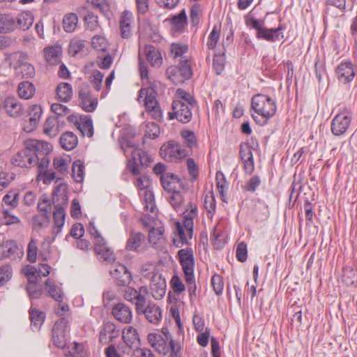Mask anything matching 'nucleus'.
Instances as JSON below:
<instances>
[{
  "label": "nucleus",
  "instance_id": "obj_18",
  "mask_svg": "<svg viewBox=\"0 0 357 357\" xmlns=\"http://www.w3.org/2000/svg\"><path fill=\"white\" fill-rule=\"evenodd\" d=\"M335 73L338 80L344 84L351 82L356 75L354 65L351 61L341 62L336 68Z\"/></svg>",
  "mask_w": 357,
  "mask_h": 357
},
{
  "label": "nucleus",
  "instance_id": "obj_44",
  "mask_svg": "<svg viewBox=\"0 0 357 357\" xmlns=\"http://www.w3.org/2000/svg\"><path fill=\"white\" fill-rule=\"evenodd\" d=\"M91 46L96 51L106 52L109 47V43L105 37L96 35L91 39Z\"/></svg>",
  "mask_w": 357,
  "mask_h": 357
},
{
  "label": "nucleus",
  "instance_id": "obj_51",
  "mask_svg": "<svg viewBox=\"0 0 357 357\" xmlns=\"http://www.w3.org/2000/svg\"><path fill=\"white\" fill-rule=\"evenodd\" d=\"M342 281L347 285H353L357 283V271L351 268L343 269Z\"/></svg>",
  "mask_w": 357,
  "mask_h": 357
},
{
  "label": "nucleus",
  "instance_id": "obj_9",
  "mask_svg": "<svg viewBox=\"0 0 357 357\" xmlns=\"http://www.w3.org/2000/svg\"><path fill=\"white\" fill-rule=\"evenodd\" d=\"M149 294V289L146 286H142L138 290L131 287H127L124 289L123 296L126 301L135 304L136 310L146 301Z\"/></svg>",
  "mask_w": 357,
  "mask_h": 357
},
{
  "label": "nucleus",
  "instance_id": "obj_62",
  "mask_svg": "<svg viewBox=\"0 0 357 357\" xmlns=\"http://www.w3.org/2000/svg\"><path fill=\"white\" fill-rule=\"evenodd\" d=\"M19 193L10 191L3 197V202L11 208H15L18 204Z\"/></svg>",
  "mask_w": 357,
  "mask_h": 357
},
{
  "label": "nucleus",
  "instance_id": "obj_50",
  "mask_svg": "<svg viewBox=\"0 0 357 357\" xmlns=\"http://www.w3.org/2000/svg\"><path fill=\"white\" fill-rule=\"evenodd\" d=\"M84 21L86 29L90 31H95L100 26L98 16L93 12L88 11L84 17Z\"/></svg>",
  "mask_w": 357,
  "mask_h": 357
},
{
  "label": "nucleus",
  "instance_id": "obj_2",
  "mask_svg": "<svg viewBox=\"0 0 357 357\" xmlns=\"http://www.w3.org/2000/svg\"><path fill=\"white\" fill-rule=\"evenodd\" d=\"M176 99L172 103V112L168 113L169 119H176L182 123H188L192 120V109L197 106V102L190 93L182 89L176 90Z\"/></svg>",
  "mask_w": 357,
  "mask_h": 357
},
{
  "label": "nucleus",
  "instance_id": "obj_54",
  "mask_svg": "<svg viewBox=\"0 0 357 357\" xmlns=\"http://www.w3.org/2000/svg\"><path fill=\"white\" fill-rule=\"evenodd\" d=\"M225 52H222V54H215L213 61V67L217 75H220L222 73V72L225 69Z\"/></svg>",
  "mask_w": 357,
  "mask_h": 357
},
{
  "label": "nucleus",
  "instance_id": "obj_43",
  "mask_svg": "<svg viewBox=\"0 0 357 357\" xmlns=\"http://www.w3.org/2000/svg\"><path fill=\"white\" fill-rule=\"evenodd\" d=\"M84 165L80 160H75L72 165V176L77 183H82L84 180Z\"/></svg>",
  "mask_w": 357,
  "mask_h": 357
},
{
  "label": "nucleus",
  "instance_id": "obj_14",
  "mask_svg": "<svg viewBox=\"0 0 357 357\" xmlns=\"http://www.w3.org/2000/svg\"><path fill=\"white\" fill-rule=\"evenodd\" d=\"M177 256L184 275L190 276V273H194L195 266V258L192 249H181L178 252Z\"/></svg>",
  "mask_w": 357,
  "mask_h": 357
},
{
  "label": "nucleus",
  "instance_id": "obj_60",
  "mask_svg": "<svg viewBox=\"0 0 357 357\" xmlns=\"http://www.w3.org/2000/svg\"><path fill=\"white\" fill-rule=\"evenodd\" d=\"M113 63V58L109 53H107L103 56H98L97 57L98 66L103 70H107L110 68Z\"/></svg>",
  "mask_w": 357,
  "mask_h": 357
},
{
  "label": "nucleus",
  "instance_id": "obj_57",
  "mask_svg": "<svg viewBox=\"0 0 357 357\" xmlns=\"http://www.w3.org/2000/svg\"><path fill=\"white\" fill-rule=\"evenodd\" d=\"M220 29H218L217 26H214L208 37L206 43L207 47L209 50H214L215 48L218 41L220 38Z\"/></svg>",
  "mask_w": 357,
  "mask_h": 357
},
{
  "label": "nucleus",
  "instance_id": "obj_42",
  "mask_svg": "<svg viewBox=\"0 0 357 357\" xmlns=\"http://www.w3.org/2000/svg\"><path fill=\"white\" fill-rule=\"evenodd\" d=\"M33 22V17L29 12L18 14L17 24L20 29L25 31L29 29Z\"/></svg>",
  "mask_w": 357,
  "mask_h": 357
},
{
  "label": "nucleus",
  "instance_id": "obj_37",
  "mask_svg": "<svg viewBox=\"0 0 357 357\" xmlns=\"http://www.w3.org/2000/svg\"><path fill=\"white\" fill-rule=\"evenodd\" d=\"M14 17L10 15L0 14V33L11 32L16 28Z\"/></svg>",
  "mask_w": 357,
  "mask_h": 357
},
{
  "label": "nucleus",
  "instance_id": "obj_63",
  "mask_svg": "<svg viewBox=\"0 0 357 357\" xmlns=\"http://www.w3.org/2000/svg\"><path fill=\"white\" fill-rule=\"evenodd\" d=\"M239 157L241 160L253 158L251 146L248 143H241L239 146Z\"/></svg>",
  "mask_w": 357,
  "mask_h": 357
},
{
  "label": "nucleus",
  "instance_id": "obj_56",
  "mask_svg": "<svg viewBox=\"0 0 357 357\" xmlns=\"http://www.w3.org/2000/svg\"><path fill=\"white\" fill-rule=\"evenodd\" d=\"M69 161L61 157L55 158L53 160L54 169L60 174L65 175L68 172Z\"/></svg>",
  "mask_w": 357,
  "mask_h": 357
},
{
  "label": "nucleus",
  "instance_id": "obj_45",
  "mask_svg": "<svg viewBox=\"0 0 357 357\" xmlns=\"http://www.w3.org/2000/svg\"><path fill=\"white\" fill-rule=\"evenodd\" d=\"M132 158L137 160L138 162L143 166H149L152 162V159L149 155L139 149H135L131 153Z\"/></svg>",
  "mask_w": 357,
  "mask_h": 357
},
{
  "label": "nucleus",
  "instance_id": "obj_30",
  "mask_svg": "<svg viewBox=\"0 0 357 357\" xmlns=\"http://www.w3.org/2000/svg\"><path fill=\"white\" fill-rule=\"evenodd\" d=\"M146 59L151 66H160L162 63V57L156 48L151 45L144 47Z\"/></svg>",
  "mask_w": 357,
  "mask_h": 357
},
{
  "label": "nucleus",
  "instance_id": "obj_4",
  "mask_svg": "<svg viewBox=\"0 0 357 357\" xmlns=\"http://www.w3.org/2000/svg\"><path fill=\"white\" fill-rule=\"evenodd\" d=\"M188 209L183 213V224L177 222L176 224V234L178 239H174V244L177 248H181L185 244H188V238L185 236L184 229H186L189 238H192L194 219L197 215V206L192 203H189Z\"/></svg>",
  "mask_w": 357,
  "mask_h": 357
},
{
  "label": "nucleus",
  "instance_id": "obj_22",
  "mask_svg": "<svg viewBox=\"0 0 357 357\" xmlns=\"http://www.w3.org/2000/svg\"><path fill=\"white\" fill-rule=\"evenodd\" d=\"M133 24L134 17L132 13L128 10H124L121 13L119 21L121 36L123 38L128 39L132 36Z\"/></svg>",
  "mask_w": 357,
  "mask_h": 357
},
{
  "label": "nucleus",
  "instance_id": "obj_15",
  "mask_svg": "<svg viewBox=\"0 0 357 357\" xmlns=\"http://www.w3.org/2000/svg\"><path fill=\"white\" fill-rule=\"evenodd\" d=\"M126 249L143 252L146 250V236L142 232L131 231L126 242Z\"/></svg>",
  "mask_w": 357,
  "mask_h": 357
},
{
  "label": "nucleus",
  "instance_id": "obj_39",
  "mask_svg": "<svg viewBox=\"0 0 357 357\" xmlns=\"http://www.w3.org/2000/svg\"><path fill=\"white\" fill-rule=\"evenodd\" d=\"M57 118L50 116L47 118L43 125V132L50 137H56L59 133V128L56 126Z\"/></svg>",
  "mask_w": 357,
  "mask_h": 357
},
{
  "label": "nucleus",
  "instance_id": "obj_38",
  "mask_svg": "<svg viewBox=\"0 0 357 357\" xmlns=\"http://www.w3.org/2000/svg\"><path fill=\"white\" fill-rule=\"evenodd\" d=\"M171 22L175 31L183 32L187 25V16L185 10H182L178 15H174Z\"/></svg>",
  "mask_w": 357,
  "mask_h": 357
},
{
  "label": "nucleus",
  "instance_id": "obj_6",
  "mask_svg": "<svg viewBox=\"0 0 357 357\" xmlns=\"http://www.w3.org/2000/svg\"><path fill=\"white\" fill-rule=\"evenodd\" d=\"M160 154L167 162H177L188 155L189 151L179 143L172 140L160 147Z\"/></svg>",
  "mask_w": 357,
  "mask_h": 357
},
{
  "label": "nucleus",
  "instance_id": "obj_35",
  "mask_svg": "<svg viewBox=\"0 0 357 357\" xmlns=\"http://www.w3.org/2000/svg\"><path fill=\"white\" fill-rule=\"evenodd\" d=\"M45 286L50 297L59 303L62 302L63 295L61 289L56 284L52 279L48 278L45 282Z\"/></svg>",
  "mask_w": 357,
  "mask_h": 357
},
{
  "label": "nucleus",
  "instance_id": "obj_5",
  "mask_svg": "<svg viewBox=\"0 0 357 357\" xmlns=\"http://www.w3.org/2000/svg\"><path fill=\"white\" fill-rule=\"evenodd\" d=\"M68 199L66 186L60 184L52 194V203L55 208V211L53 212V218L55 228L57 229L56 234L61 231L65 223V209L68 206Z\"/></svg>",
  "mask_w": 357,
  "mask_h": 357
},
{
  "label": "nucleus",
  "instance_id": "obj_8",
  "mask_svg": "<svg viewBox=\"0 0 357 357\" xmlns=\"http://www.w3.org/2000/svg\"><path fill=\"white\" fill-rule=\"evenodd\" d=\"M68 321L64 317H61L56 321L52 330V340L54 345L60 349H63L67 344L66 331Z\"/></svg>",
  "mask_w": 357,
  "mask_h": 357
},
{
  "label": "nucleus",
  "instance_id": "obj_13",
  "mask_svg": "<svg viewBox=\"0 0 357 357\" xmlns=\"http://www.w3.org/2000/svg\"><path fill=\"white\" fill-rule=\"evenodd\" d=\"M110 275L118 286H126L132 280V275L128 268L121 264H114L110 269Z\"/></svg>",
  "mask_w": 357,
  "mask_h": 357
},
{
  "label": "nucleus",
  "instance_id": "obj_7",
  "mask_svg": "<svg viewBox=\"0 0 357 357\" xmlns=\"http://www.w3.org/2000/svg\"><path fill=\"white\" fill-rule=\"evenodd\" d=\"M352 119L351 112L345 110L338 113L331 123V132L335 136L344 135L349 129Z\"/></svg>",
  "mask_w": 357,
  "mask_h": 357
},
{
  "label": "nucleus",
  "instance_id": "obj_41",
  "mask_svg": "<svg viewBox=\"0 0 357 357\" xmlns=\"http://www.w3.org/2000/svg\"><path fill=\"white\" fill-rule=\"evenodd\" d=\"M86 41L79 38H73L68 46V53L73 56L84 50L86 47Z\"/></svg>",
  "mask_w": 357,
  "mask_h": 357
},
{
  "label": "nucleus",
  "instance_id": "obj_53",
  "mask_svg": "<svg viewBox=\"0 0 357 357\" xmlns=\"http://www.w3.org/2000/svg\"><path fill=\"white\" fill-rule=\"evenodd\" d=\"M165 328H162V333L166 337V340L169 339V348H170V357H181L180 351L181 346L178 344H175L174 340L172 338L170 333L168 331H165Z\"/></svg>",
  "mask_w": 357,
  "mask_h": 357
},
{
  "label": "nucleus",
  "instance_id": "obj_3",
  "mask_svg": "<svg viewBox=\"0 0 357 357\" xmlns=\"http://www.w3.org/2000/svg\"><path fill=\"white\" fill-rule=\"evenodd\" d=\"M251 108L261 116V119H259L257 116L252 115L256 123L260 126L267 124L268 120L275 116L277 111L275 102L268 96L261 93H257L252 96Z\"/></svg>",
  "mask_w": 357,
  "mask_h": 357
},
{
  "label": "nucleus",
  "instance_id": "obj_34",
  "mask_svg": "<svg viewBox=\"0 0 357 357\" xmlns=\"http://www.w3.org/2000/svg\"><path fill=\"white\" fill-rule=\"evenodd\" d=\"M150 287L153 296L155 299H160L165 296L166 291V282L164 279L159 277L158 280L156 281L155 278H153Z\"/></svg>",
  "mask_w": 357,
  "mask_h": 357
},
{
  "label": "nucleus",
  "instance_id": "obj_28",
  "mask_svg": "<svg viewBox=\"0 0 357 357\" xmlns=\"http://www.w3.org/2000/svg\"><path fill=\"white\" fill-rule=\"evenodd\" d=\"M44 52L45 60L50 65L54 66L60 63L62 50L59 45L46 47Z\"/></svg>",
  "mask_w": 357,
  "mask_h": 357
},
{
  "label": "nucleus",
  "instance_id": "obj_20",
  "mask_svg": "<svg viewBox=\"0 0 357 357\" xmlns=\"http://www.w3.org/2000/svg\"><path fill=\"white\" fill-rule=\"evenodd\" d=\"M119 335V331L116 330V326L111 321H105L100 328L99 333V342L101 344H107Z\"/></svg>",
  "mask_w": 357,
  "mask_h": 357
},
{
  "label": "nucleus",
  "instance_id": "obj_59",
  "mask_svg": "<svg viewBox=\"0 0 357 357\" xmlns=\"http://www.w3.org/2000/svg\"><path fill=\"white\" fill-rule=\"evenodd\" d=\"M38 209L40 213L51 215L52 206L50 200L45 195L41 196L38 204Z\"/></svg>",
  "mask_w": 357,
  "mask_h": 357
},
{
  "label": "nucleus",
  "instance_id": "obj_31",
  "mask_svg": "<svg viewBox=\"0 0 357 357\" xmlns=\"http://www.w3.org/2000/svg\"><path fill=\"white\" fill-rule=\"evenodd\" d=\"M35 92V86L29 81L21 82L17 86V94L20 98L29 100L33 97Z\"/></svg>",
  "mask_w": 357,
  "mask_h": 357
},
{
  "label": "nucleus",
  "instance_id": "obj_58",
  "mask_svg": "<svg viewBox=\"0 0 357 357\" xmlns=\"http://www.w3.org/2000/svg\"><path fill=\"white\" fill-rule=\"evenodd\" d=\"M211 285L216 295L222 294L224 288L223 278L218 274H215L211 278Z\"/></svg>",
  "mask_w": 357,
  "mask_h": 357
},
{
  "label": "nucleus",
  "instance_id": "obj_55",
  "mask_svg": "<svg viewBox=\"0 0 357 357\" xmlns=\"http://www.w3.org/2000/svg\"><path fill=\"white\" fill-rule=\"evenodd\" d=\"M160 127L154 122H149L146 125L144 136L150 139H155L160 135Z\"/></svg>",
  "mask_w": 357,
  "mask_h": 357
},
{
  "label": "nucleus",
  "instance_id": "obj_11",
  "mask_svg": "<svg viewBox=\"0 0 357 357\" xmlns=\"http://www.w3.org/2000/svg\"><path fill=\"white\" fill-rule=\"evenodd\" d=\"M0 107L8 116L13 118L20 117L24 113L22 104L14 96L6 98L1 103Z\"/></svg>",
  "mask_w": 357,
  "mask_h": 357
},
{
  "label": "nucleus",
  "instance_id": "obj_27",
  "mask_svg": "<svg viewBox=\"0 0 357 357\" xmlns=\"http://www.w3.org/2000/svg\"><path fill=\"white\" fill-rule=\"evenodd\" d=\"M282 30V26H278L276 29H268L265 27L259 33H257V37L269 42H275L280 38H283L284 36L281 32Z\"/></svg>",
  "mask_w": 357,
  "mask_h": 357
},
{
  "label": "nucleus",
  "instance_id": "obj_36",
  "mask_svg": "<svg viewBox=\"0 0 357 357\" xmlns=\"http://www.w3.org/2000/svg\"><path fill=\"white\" fill-rule=\"evenodd\" d=\"M95 252L98 257L103 259L105 261L109 263L114 260V255L112 250L105 246L103 242L96 243L94 248Z\"/></svg>",
  "mask_w": 357,
  "mask_h": 357
},
{
  "label": "nucleus",
  "instance_id": "obj_21",
  "mask_svg": "<svg viewBox=\"0 0 357 357\" xmlns=\"http://www.w3.org/2000/svg\"><path fill=\"white\" fill-rule=\"evenodd\" d=\"M19 59L17 61V66L15 69L17 70V73L20 74L22 78H32L35 76V68L31 63L25 61L27 59L28 55L26 53L20 52Z\"/></svg>",
  "mask_w": 357,
  "mask_h": 357
},
{
  "label": "nucleus",
  "instance_id": "obj_23",
  "mask_svg": "<svg viewBox=\"0 0 357 357\" xmlns=\"http://www.w3.org/2000/svg\"><path fill=\"white\" fill-rule=\"evenodd\" d=\"M160 183L164 190L168 192L178 190L182 184L177 175L169 172L160 176Z\"/></svg>",
  "mask_w": 357,
  "mask_h": 357
},
{
  "label": "nucleus",
  "instance_id": "obj_12",
  "mask_svg": "<svg viewBox=\"0 0 357 357\" xmlns=\"http://www.w3.org/2000/svg\"><path fill=\"white\" fill-rule=\"evenodd\" d=\"M146 92L144 105L146 110L149 112L155 119L161 118L162 114L159 104L156 99V92L153 89H141L140 93Z\"/></svg>",
  "mask_w": 357,
  "mask_h": 357
},
{
  "label": "nucleus",
  "instance_id": "obj_1",
  "mask_svg": "<svg viewBox=\"0 0 357 357\" xmlns=\"http://www.w3.org/2000/svg\"><path fill=\"white\" fill-rule=\"evenodd\" d=\"M52 150L50 144L29 139L24 142V148L12 158V163L22 168H31L38 166L41 170L48 167L50 158L49 154Z\"/></svg>",
  "mask_w": 357,
  "mask_h": 357
},
{
  "label": "nucleus",
  "instance_id": "obj_47",
  "mask_svg": "<svg viewBox=\"0 0 357 357\" xmlns=\"http://www.w3.org/2000/svg\"><path fill=\"white\" fill-rule=\"evenodd\" d=\"M181 136L183 143L192 151L197 146V138L195 132L189 130H183L181 132Z\"/></svg>",
  "mask_w": 357,
  "mask_h": 357
},
{
  "label": "nucleus",
  "instance_id": "obj_16",
  "mask_svg": "<svg viewBox=\"0 0 357 357\" xmlns=\"http://www.w3.org/2000/svg\"><path fill=\"white\" fill-rule=\"evenodd\" d=\"M79 105L86 112H93L98 105V98L93 97L88 88H81L79 91Z\"/></svg>",
  "mask_w": 357,
  "mask_h": 357
},
{
  "label": "nucleus",
  "instance_id": "obj_10",
  "mask_svg": "<svg viewBox=\"0 0 357 357\" xmlns=\"http://www.w3.org/2000/svg\"><path fill=\"white\" fill-rule=\"evenodd\" d=\"M137 314H144L147 319L151 324H156L161 321L162 312L158 305L152 302H148L146 301L142 303V306L136 309Z\"/></svg>",
  "mask_w": 357,
  "mask_h": 357
},
{
  "label": "nucleus",
  "instance_id": "obj_17",
  "mask_svg": "<svg viewBox=\"0 0 357 357\" xmlns=\"http://www.w3.org/2000/svg\"><path fill=\"white\" fill-rule=\"evenodd\" d=\"M22 255L23 252L13 240L6 241L0 244V260L7 258L16 259V257H20Z\"/></svg>",
  "mask_w": 357,
  "mask_h": 357
},
{
  "label": "nucleus",
  "instance_id": "obj_33",
  "mask_svg": "<svg viewBox=\"0 0 357 357\" xmlns=\"http://www.w3.org/2000/svg\"><path fill=\"white\" fill-rule=\"evenodd\" d=\"M61 147L66 151H71L77 145V137L72 132H66L60 137L59 139Z\"/></svg>",
  "mask_w": 357,
  "mask_h": 357
},
{
  "label": "nucleus",
  "instance_id": "obj_25",
  "mask_svg": "<svg viewBox=\"0 0 357 357\" xmlns=\"http://www.w3.org/2000/svg\"><path fill=\"white\" fill-rule=\"evenodd\" d=\"M122 338L125 344L130 348L137 347L140 344V338L137 331L132 326L123 329Z\"/></svg>",
  "mask_w": 357,
  "mask_h": 357
},
{
  "label": "nucleus",
  "instance_id": "obj_49",
  "mask_svg": "<svg viewBox=\"0 0 357 357\" xmlns=\"http://www.w3.org/2000/svg\"><path fill=\"white\" fill-rule=\"evenodd\" d=\"M216 184H217V188L220 193L221 199L227 202L225 199V192L227 188V183L226 181V178L225 177V175L222 172H217L216 174Z\"/></svg>",
  "mask_w": 357,
  "mask_h": 357
},
{
  "label": "nucleus",
  "instance_id": "obj_61",
  "mask_svg": "<svg viewBox=\"0 0 357 357\" xmlns=\"http://www.w3.org/2000/svg\"><path fill=\"white\" fill-rule=\"evenodd\" d=\"M15 178V175L12 172H0V191L7 188Z\"/></svg>",
  "mask_w": 357,
  "mask_h": 357
},
{
  "label": "nucleus",
  "instance_id": "obj_29",
  "mask_svg": "<svg viewBox=\"0 0 357 357\" xmlns=\"http://www.w3.org/2000/svg\"><path fill=\"white\" fill-rule=\"evenodd\" d=\"M31 329L39 331L45 319V314L36 308L31 307L29 311Z\"/></svg>",
  "mask_w": 357,
  "mask_h": 357
},
{
  "label": "nucleus",
  "instance_id": "obj_40",
  "mask_svg": "<svg viewBox=\"0 0 357 357\" xmlns=\"http://www.w3.org/2000/svg\"><path fill=\"white\" fill-rule=\"evenodd\" d=\"M78 17L76 14L70 13L64 15L63 19V27L65 31L71 33L77 26Z\"/></svg>",
  "mask_w": 357,
  "mask_h": 357
},
{
  "label": "nucleus",
  "instance_id": "obj_32",
  "mask_svg": "<svg viewBox=\"0 0 357 357\" xmlns=\"http://www.w3.org/2000/svg\"><path fill=\"white\" fill-rule=\"evenodd\" d=\"M56 94L58 99L63 102H69L73 96L71 84L66 82L60 83L56 89Z\"/></svg>",
  "mask_w": 357,
  "mask_h": 357
},
{
  "label": "nucleus",
  "instance_id": "obj_48",
  "mask_svg": "<svg viewBox=\"0 0 357 357\" xmlns=\"http://www.w3.org/2000/svg\"><path fill=\"white\" fill-rule=\"evenodd\" d=\"M51 220V215L40 213L32 217L31 225L34 229H40L47 225Z\"/></svg>",
  "mask_w": 357,
  "mask_h": 357
},
{
  "label": "nucleus",
  "instance_id": "obj_64",
  "mask_svg": "<svg viewBox=\"0 0 357 357\" xmlns=\"http://www.w3.org/2000/svg\"><path fill=\"white\" fill-rule=\"evenodd\" d=\"M66 357H88L86 351L84 349L82 344L75 343L69 354Z\"/></svg>",
  "mask_w": 357,
  "mask_h": 357
},
{
  "label": "nucleus",
  "instance_id": "obj_26",
  "mask_svg": "<svg viewBox=\"0 0 357 357\" xmlns=\"http://www.w3.org/2000/svg\"><path fill=\"white\" fill-rule=\"evenodd\" d=\"M147 340L149 344L159 354L165 355L168 352V349L165 346L167 340L161 335L151 333L147 336Z\"/></svg>",
  "mask_w": 357,
  "mask_h": 357
},
{
  "label": "nucleus",
  "instance_id": "obj_46",
  "mask_svg": "<svg viewBox=\"0 0 357 357\" xmlns=\"http://www.w3.org/2000/svg\"><path fill=\"white\" fill-rule=\"evenodd\" d=\"M26 291L30 299H38L41 296L43 293V289L38 286L37 282L33 280L31 278H29Z\"/></svg>",
  "mask_w": 357,
  "mask_h": 357
},
{
  "label": "nucleus",
  "instance_id": "obj_52",
  "mask_svg": "<svg viewBox=\"0 0 357 357\" xmlns=\"http://www.w3.org/2000/svg\"><path fill=\"white\" fill-rule=\"evenodd\" d=\"M177 68L179 69L180 75L183 82L191 78L192 71L187 59L181 60L179 63V66Z\"/></svg>",
  "mask_w": 357,
  "mask_h": 357
},
{
  "label": "nucleus",
  "instance_id": "obj_24",
  "mask_svg": "<svg viewBox=\"0 0 357 357\" xmlns=\"http://www.w3.org/2000/svg\"><path fill=\"white\" fill-rule=\"evenodd\" d=\"M42 114L43 109L41 106L38 105H31L29 109V124L24 126V130L28 132L35 130L40 121Z\"/></svg>",
  "mask_w": 357,
  "mask_h": 357
},
{
  "label": "nucleus",
  "instance_id": "obj_19",
  "mask_svg": "<svg viewBox=\"0 0 357 357\" xmlns=\"http://www.w3.org/2000/svg\"><path fill=\"white\" fill-rule=\"evenodd\" d=\"M112 314L114 319L120 323L130 324L132 320L130 307L123 303L115 304L112 307Z\"/></svg>",
  "mask_w": 357,
  "mask_h": 357
}]
</instances>
